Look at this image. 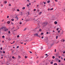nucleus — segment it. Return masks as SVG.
Listing matches in <instances>:
<instances>
[{"label": "nucleus", "mask_w": 65, "mask_h": 65, "mask_svg": "<svg viewBox=\"0 0 65 65\" xmlns=\"http://www.w3.org/2000/svg\"><path fill=\"white\" fill-rule=\"evenodd\" d=\"M5 29H6V27H5L2 26L0 28V30H2L3 31H4Z\"/></svg>", "instance_id": "1"}, {"label": "nucleus", "mask_w": 65, "mask_h": 65, "mask_svg": "<svg viewBox=\"0 0 65 65\" xmlns=\"http://www.w3.org/2000/svg\"><path fill=\"white\" fill-rule=\"evenodd\" d=\"M34 35L35 36H37V37H39V38H40V36L38 34L36 33L34 34Z\"/></svg>", "instance_id": "2"}, {"label": "nucleus", "mask_w": 65, "mask_h": 65, "mask_svg": "<svg viewBox=\"0 0 65 65\" xmlns=\"http://www.w3.org/2000/svg\"><path fill=\"white\" fill-rule=\"evenodd\" d=\"M47 24V22H45L43 24V25H44V26H45Z\"/></svg>", "instance_id": "3"}, {"label": "nucleus", "mask_w": 65, "mask_h": 65, "mask_svg": "<svg viewBox=\"0 0 65 65\" xmlns=\"http://www.w3.org/2000/svg\"><path fill=\"white\" fill-rule=\"evenodd\" d=\"M15 18L17 20H18V17H17V16H16V17H15Z\"/></svg>", "instance_id": "4"}, {"label": "nucleus", "mask_w": 65, "mask_h": 65, "mask_svg": "<svg viewBox=\"0 0 65 65\" xmlns=\"http://www.w3.org/2000/svg\"><path fill=\"white\" fill-rule=\"evenodd\" d=\"M54 24H57V21H55L54 22Z\"/></svg>", "instance_id": "5"}, {"label": "nucleus", "mask_w": 65, "mask_h": 65, "mask_svg": "<svg viewBox=\"0 0 65 65\" xmlns=\"http://www.w3.org/2000/svg\"><path fill=\"white\" fill-rule=\"evenodd\" d=\"M7 24H10V21H8L7 22Z\"/></svg>", "instance_id": "6"}, {"label": "nucleus", "mask_w": 65, "mask_h": 65, "mask_svg": "<svg viewBox=\"0 0 65 65\" xmlns=\"http://www.w3.org/2000/svg\"><path fill=\"white\" fill-rule=\"evenodd\" d=\"M23 13L22 12H21L20 13V15H22V14H23Z\"/></svg>", "instance_id": "7"}, {"label": "nucleus", "mask_w": 65, "mask_h": 65, "mask_svg": "<svg viewBox=\"0 0 65 65\" xmlns=\"http://www.w3.org/2000/svg\"><path fill=\"white\" fill-rule=\"evenodd\" d=\"M50 2V1H47V3H49Z\"/></svg>", "instance_id": "8"}, {"label": "nucleus", "mask_w": 65, "mask_h": 65, "mask_svg": "<svg viewBox=\"0 0 65 65\" xmlns=\"http://www.w3.org/2000/svg\"><path fill=\"white\" fill-rule=\"evenodd\" d=\"M53 9H54V8H52L50 9V10H53Z\"/></svg>", "instance_id": "9"}, {"label": "nucleus", "mask_w": 65, "mask_h": 65, "mask_svg": "<svg viewBox=\"0 0 65 65\" xmlns=\"http://www.w3.org/2000/svg\"><path fill=\"white\" fill-rule=\"evenodd\" d=\"M4 2H5V4L7 3V2H6V1H5Z\"/></svg>", "instance_id": "10"}, {"label": "nucleus", "mask_w": 65, "mask_h": 65, "mask_svg": "<svg viewBox=\"0 0 65 65\" xmlns=\"http://www.w3.org/2000/svg\"><path fill=\"white\" fill-rule=\"evenodd\" d=\"M54 65H57V63H55L54 64Z\"/></svg>", "instance_id": "11"}, {"label": "nucleus", "mask_w": 65, "mask_h": 65, "mask_svg": "<svg viewBox=\"0 0 65 65\" xmlns=\"http://www.w3.org/2000/svg\"><path fill=\"white\" fill-rule=\"evenodd\" d=\"M10 31H8V34H10Z\"/></svg>", "instance_id": "12"}, {"label": "nucleus", "mask_w": 65, "mask_h": 65, "mask_svg": "<svg viewBox=\"0 0 65 65\" xmlns=\"http://www.w3.org/2000/svg\"><path fill=\"white\" fill-rule=\"evenodd\" d=\"M55 56H53L52 57V58L53 59H55Z\"/></svg>", "instance_id": "13"}, {"label": "nucleus", "mask_w": 65, "mask_h": 65, "mask_svg": "<svg viewBox=\"0 0 65 65\" xmlns=\"http://www.w3.org/2000/svg\"><path fill=\"white\" fill-rule=\"evenodd\" d=\"M25 7H23V8H22V9H25Z\"/></svg>", "instance_id": "14"}, {"label": "nucleus", "mask_w": 65, "mask_h": 65, "mask_svg": "<svg viewBox=\"0 0 65 65\" xmlns=\"http://www.w3.org/2000/svg\"><path fill=\"white\" fill-rule=\"evenodd\" d=\"M50 63L51 64H53V62H51Z\"/></svg>", "instance_id": "15"}, {"label": "nucleus", "mask_w": 65, "mask_h": 65, "mask_svg": "<svg viewBox=\"0 0 65 65\" xmlns=\"http://www.w3.org/2000/svg\"><path fill=\"white\" fill-rule=\"evenodd\" d=\"M39 14H41V12H40V13H39Z\"/></svg>", "instance_id": "16"}, {"label": "nucleus", "mask_w": 65, "mask_h": 65, "mask_svg": "<svg viewBox=\"0 0 65 65\" xmlns=\"http://www.w3.org/2000/svg\"><path fill=\"white\" fill-rule=\"evenodd\" d=\"M25 59H26L27 58V57L26 56H25Z\"/></svg>", "instance_id": "17"}, {"label": "nucleus", "mask_w": 65, "mask_h": 65, "mask_svg": "<svg viewBox=\"0 0 65 65\" xmlns=\"http://www.w3.org/2000/svg\"><path fill=\"white\" fill-rule=\"evenodd\" d=\"M5 37L4 36H2V38H4Z\"/></svg>", "instance_id": "18"}, {"label": "nucleus", "mask_w": 65, "mask_h": 65, "mask_svg": "<svg viewBox=\"0 0 65 65\" xmlns=\"http://www.w3.org/2000/svg\"><path fill=\"white\" fill-rule=\"evenodd\" d=\"M11 20L12 21H14V19H12Z\"/></svg>", "instance_id": "19"}, {"label": "nucleus", "mask_w": 65, "mask_h": 65, "mask_svg": "<svg viewBox=\"0 0 65 65\" xmlns=\"http://www.w3.org/2000/svg\"><path fill=\"white\" fill-rule=\"evenodd\" d=\"M27 13L28 14H30V12H27Z\"/></svg>", "instance_id": "20"}, {"label": "nucleus", "mask_w": 65, "mask_h": 65, "mask_svg": "<svg viewBox=\"0 0 65 65\" xmlns=\"http://www.w3.org/2000/svg\"><path fill=\"white\" fill-rule=\"evenodd\" d=\"M42 49H43V47L42 46L41 47V50H42Z\"/></svg>", "instance_id": "21"}, {"label": "nucleus", "mask_w": 65, "mask_h": 65, "mask_svg": "<svg viewBox=\"0 0 65 65\" xmlns=\"http://www.w3.org/2000/svg\"><path fill=\"white\" fill-rule=\"evenodd\" d=\"M26 29H27L26 28H25L24 29V31H26Z\"/></svg>", "instance_id": "22"}, {"label": "nucleus", "mask_w": 65, "mask_h": 65, "mask_svg": "<svg viewBox=\"0 0 65 65\" xmlns=\"http://www.w3.org/2000/svg\"><path fill=\"white\" fill-rule=\"evenodd\" d=\"M1 6L2 7V6H3V5L2 4H1Z\"/></svg>", "instance_id": "23"}, {"label": "nucleus", "mask_w": 65, "mask_h": 65, "mask_svg": "<svg viewBox=\"0 0 65 65\" xmlns=\"http://www.w3.org/2000/svg\"><path fill=\"white\" fill-rule=\"evenodd\" d=\"M48 33H49L48 32H46V34H48Z\"/></svg>", "instance_id": "24"}, {"label": "nucleus", "mask_w": 65, "mask_h": 65, "mask_svg": "<svg viewBox=\"0 0 65 65\" xmlns=\"http://www.w3.org/2000/svg\"><path fill=\"white\" fill-rule=\"evenodd\" d=\"M3 54H5V51H3Z\"/></svg>", "instance_id": "25"}, {"label": "nucleus", "mask_w": 65, "mask_h": 65, "mask_svg": "<svg viewBox=\"0 0 65 65\" xmlns=\"http://www.w3.org/2000/svg\"><path fill=\"white\" fill-rule=\"evenodd\" d=\"M8 30L7 29H5L4 30V31H6Z\"/></svg>", "instance_id": "26"}, {"label": "nucleus", "mask_w": 65, "mask_h": 65, "mask_svg": "<svg viewBox=\"0 0 65 65\" xmlns=\"http://www.w3.org/2000/svg\"><path fill=\"white\" fill-rule=\"evenodd\" d=\"M19 37H20V36L18 35L17 36V37L18 38H19Z\"/></svg>", "instance_id": "27"}, {"label": "nucleus", "mask_w": 65, "mask_h": 65, "mask_svg": "<svg viewBox=\"0 0 65 65\" xmlns=\"http://www.w3.org/2000/svg\"><path fill=\"white\" fill-rule=\"evenodd\" d=\"M39 31H41V29H39Z\"/></svg>", "instance_id": "28"}, {"label": "nucleus", "mask_w": 65, "mask_h": 65, "mask_svg": "<svg viewBox=\"0 0 65 65\" xmlns=\"http://www.w3.org/2000/svg\"><path fill=\"white\" fill-rule=\"evenodd\" d=\"M8 6H11V4H9L8 5Z\"/></svg>", "instance_id": "29"}, {"label": "nucleus", "mask_w": 65, "mask_h": 65, "mask_svg": "<svg viewBox=\"0 0 65 65\" xmlns=\"http://www.w3.org/2000/svg\"><path fill=\"white\" fill-rule=\"evenodd\" d=\"M17 11H20V10L17 9Z\"/></svg>", "instance_id": "30"}, {"label": "nucleus", "mask_w": 65, "mask_h": 65, "mask_svg": "<svg viewBox=\"0 0 65 65\" xmlns=\"http://www.w3.org/2000/svg\"><path fill=\"white\" fill-rule=\"evenodd\" d=\"M19 46H17V48H19Z\"/></svg>", "instance_id": "31"}, {"label": "nucleus", "mask_w": 65, "mask_h": 65, "mask_svg": "<svg viewBox=\"0 0 65 65\" xmlns=\"http://www.w3.org/2000/svg\"><path fill=\"white\" fill-rule=\"evenodd\" d=\"M58 30H59V28H57L56 29V30H57V31H58Z\"/></svg>", "instance_id": "32"}, {"label": "nucleus", "mask_w": 65, "mask_h": 65, "mask_svg": "<svg viewBox=\"0 0 65 65\" xmlns=\"http://www.w3.org/2000/svg\"><path fill=\"white\" fill-rule=\"evenodd\" d=\"M41 35H43V33H42L41 34Z\"/></svg>", "instance_id": "33"}, {"label": "nucleus", "mask_w": 65, "mask_h": 65, "mask_svg": "<svg viewBox=\"0 0 65 65\" xmlns=\"http://www.w3.org/2000/svg\"><path fill=\"white\" fill-rule=\"evenodd\" d=\"M58 36H56V39H58Z\"/></svg>", "instance_id": "34"}, {"label": "nucleus", "mask_w": 65, "mask_h": 65, "mask_svg": "<svg viewBox=\"0 0 65 65\" xmlns=\"http://www.w3.org/2000/svg\"><path fill=\"white\" fill-rule=\"evenodd\" d=\"M29 53H32V52H31L29 51Z\"/></svg>", "instance_id": "35"}, {"label": "nucleus", "mask_w": 65, "mask_h": 65, "mask_svg": "<svg viewBox=\"0 0 65 65\" xmlns=\"http://www.w3.org/2000/svg\"><path fill=\"white\" fill-rule=\"evenodd\" d=\"M50 10V8H48V11H49V10Z\"/></svg>", "instance_id": "36"}, {"label": "nucleus", "mask_w": 65, "mask_h": 65, "mask_svg": "<svg viewBox=\"0 0 65 65\" xmlns=\"http://www.w3.org/2000/svg\"><path fill=\"white\" fill-rule=\"evenodd\" d=\"M12 58H13V59H14V56H12Z\"/></svg>", "instance_id": "37"}, {"label": "nucleus", "mask_w": 65, "mask_h": 65, "mask_svg": "<svg viewBox=\"0 0 65 65\" xmlns=\"http://www.w3.org/2000/svg\"><path fill=\"white\" fill-rule=\"evenodd\" d=\"M58 62H61V60H58Z\"/></svg>", "instance_id": "38"}, {"label": "nucleus", "mask_w": 65, "mask_h": 65, "mask_svg": "<svg viewBox=\"0 0 65 65\" xmlns=\"http://www.w3.org/2000/svg\"><path fill=\"white\" fill-rule=\"evenodd\" d=\"M0 49L1 50H2V47H1V48H0Z\"/></svg>", "instance_id": "39"}, {"label": "nucleus", "mask_w": 65, "mask_h": 65, "mask_svg": "<svg viewBox=\"0 0 65 65\" xmlns=\"http://www.w3.org/2000/svg\"><path fill=\"white\" fill-rule=\"evenodd\" d=\"M7 18L8 19V18H9V16H8L7 17Z\"/></svg>", "instance_id": "40"}, {"label": "nucleus", "mask_w": 65, "mask_h": 65, "mask_svg": "<svg viewBox=\"0 0 65 65\" xmlns=\"http://www.w3.org/2000/svg\"><path fill=\"white\" fill-rule=\"evenodd\" d=\"M29 6V4H27V6L28 7Z\"/></svg>", "instance_id": "41"}, {"label": "nucleus", "mask_w": 65, "mask_h": 65, "mask_svg": "<svg viewBox=\"0 0 65 65\" xmlns=\"http://www.w3.org/2000/svg\"><path fill=\"white\" fill-rule=\"evenodd\" d=\"M55 1H56V2H58V1L57 0H55Z\"/></svg>", "instance_id": "42"}, {"label": "nucleus", "mask_w": 65, "mask_h": 65, "mask_svg": "<svg viewBox=\"0 0 65 65\" xmlns=\"http://www.w3.org/2000/svg\"><path fill=\"white\" fill-rule=\"evenodd\" d=\"M20 24L21 25V24H22V22H20Z\"/></svg>", "instance_id": "43"}, {"label": "nucleus", "mask_w": 65, "mask_h": 65, "mask_svg": "<svg viewBox=\"0 0 65 65\" xmlns=\"http://www.w3.org/2000/svg\"><path fill=\"white\" fill-rule=\"evenodd\" d=\"M37 63H38V62H39V61H37Z\"/></svg>", "instance_id": "44"}, {"label": "nucleus", "mask_w": 65, "mask_h": 65, "mask_svg": "<svg viewBox=\"0 0 65 65\" xmlns=\"http://www.w3.org/2000/svg\"><path fill=\"white\" fill-rule=\"evenodd\" d=\"M63 54H65V51H64L63 52Z\"/></svg>", "instance_id": "45"}, {"label": "nucleus", "mask_w": 65, "mask_h": 65, "mask_svg": "<svg viewBox=\"0 0 65 65\" xmlns=\"http://www.w3.org/2000/svg\"><path fill=\"white\" fill-rule=\"evenodd\" d=\"M14 43V41H13L12 42V43Z\"/></svg>", "instance_id": "46"}, {"label": "nucleus", "mask_w": 65, "mask_h": 65, "mask_svg": "<svg viewBox=\"0 0 65 65\" xmlns=\"http://www.w3.org/2000/svg\"><path fill=\"white\" fill-rule=\"evenodd\" d=\"M54 52H56V49H55Z\"/></svg>", "instance_id": "47"}, {"label": "nucleus", "mask_w": 65, "mask_h": 65, "mask_svg": "<svg viewBox=\"0 0 65 65\" xmlns=\"http://www.w3.org/2000/svg\"><path fill=\"white\" fill-rule=\"evenodd\" d=\"M60 31L59 30L58 31V33H60Z\"/></svg>", "instance_id": "48"}, {"label": "nucleus", "mask_w": 65, "mask_h": 65, "mask_svg": "<svg viewBox=\"0 0 65 65\" xmlns=\"http://www.w3.org/2000/svg\"><path fill=\"white\" fill-rule=\"evenodd\" d=\"M44 4H46V3H45V2H44Z\"/></svg>", "instance_id": "49"}, {"label": "nucleus", "mask_w": 65, "mask_h": 65, "mask_svg": "<svg viewBox=\"0 0 65 65\" xmlns=\"http://www.w3.org/2000/svg\"><path fill=\"white\" fill-rule=\"evenodd\" d=\"M10 60H12V59L11 58H10Z\"/></svg>", "instance_id": "50"}, {"label": "nucleus", "mask_w": 65, "mask_h": 65, "mask_svg": "<svg viewBox=\"0 0 65 65\" xmlns=\"http://www.w3.org/2000/svg\"><path fill=\"white\" fill-rule=\"evenodd\" d=\"M42 38H43V36H42L41 37Z\"/></svg>", "instance_id": "51"}, {"label": "nucleus", "mask_w": 65, "mask_h": 65, "mask_svg": "<svg viewBox=\"0 0 65 65\" xmlns=\"http://www.w3.org/2000/svg\"><path fill=\"white\" fill-rule=\"evenodd\" d=\"M34 11H36V9H34Z\"/></svg>", "instance_id": "52"}, {"label": "nucleus", "mask_w": 65, "mask_h": 65, "mask_svg": "<svg viewBox=\"0 0 65 65\" xmlns=\"http://www.w3.org/2000/svg\"><path fill=\"white\" fill-rule=\"evenodd\" d=\"M3 57H1V59H3Z\"/></svg>", "instance_id": "53"}, {"label": "nucleus", "mask_w": 65, "mask_h": 65, "mask_svg": "<svg viewBox=\"0 0 65 65\" xmlns=\"http://www.w3.org/2000/svg\"><path fill=\"white\" fill-rule=\"evenodd\" d=\"M11 24H12V25L13 24V23L12 22V23H11Z\"/></svg>", "instance_id": "54"}, {"label": "nucleus", "mask_w": 65, "mask_h": 65, "mask_svg": "<svg viewBox=\"0 0 65 65\" xmlns=\"http://www.w3.org/2000/svg\"><path fill=\"white\" fill-rule=\"evenodd\" d=\"M29 5H31V3H29Z\"/></svg>", "instance_id": "55"}, {"label": "nucleus", "mask_w": 65, "mask_h": 65, "mask_svg": "<svg viewBox=\"0 0 65 65\" xmlns=\"http://www.w3.org/2000/svg\"><path fill=\"white\" fill-rule=\"evenodd\" d=\"M63 42L65 41V40H63Z\"/></svg>", "instance_id": "56"}, {"label": "nucleus", "mask_w": 65, "mask_h": 65, "mask_svg": "<svg viewBox=\"0 0 65 65\" xmlns=\"http://www.w3.org/2000/svg\"><path fill=\"white\" fill-rule=\"evenodd\" d=\"M37 11H39V10H37Z\"/></svg>", "instance_id": "57"}, {"label": "nucleus", "mask_w": 65, "mask_h": 65, "mask_svg": "<svg viewBox=\"0 0 65 65\" xmlns=\"http://www.w3.org/2000/svg\"><path fill=\"white\" fill-rule=\"evenodd\" d=\"M45 55H46V56H47V54H45Z\"/></svg>", "instance_id": "58"}, {"label": "nucleus", "mask_w": 65, "mask_h": 65, "mask_svg": "<svg viewBox=\"0 0 65 65\" xmlns=\"http://www.w3.org/2000/svg\"><path fill=\"white\" fill-rule=\"evenodd\" d=\"M37 7H38V5H37Z\"/></svg>", "instance_id": "59"}, {"label": "nucleus", "mask_w": 65, "mask_h": 65, "mask_svg": "<svg viewBox=\"0 0 65 65\" xmlns=\"http://www.w3.org/2000/svg\"><path fill=\"white\" fill-rule=\"evenodd\" d=\"M21 43V44H22V43Z\"/></svg>", "instance_id": "60"}, {"label": "nucleus", "mask_w": 65, "mask_h": 65, "mask_svg": "<svg viewBox=\"0 0 65 65\" xmlns=\"http://www.w3.org/2000/svg\"><path fill=\"white\" fill-rule=\"evenodd\" d=\"M53 32H55V31L53 30Z\"/></svg>", "instance_id": "61"}, {"label": "nucleus", "mask_w": 65, "mask_h": 65, "mask_svg": "<svg viewBox=\"0 0 65 65\" xmlns=\"http://www.w3.org/2000/svg\"><path fill=\"white\" fill-rule=\"evenodd\" d=\"M38 58V57H36V59H37V58Z\"/></svg>", "instance_id": "62"}, {"label": "nucleus", "mask_w": 65, "mask_h": 65, "mask_svg": "<svg viewBox=\"0 0 65 65\" xmlns=\"http://www.w3.org/2000/svg\"><path fill=\"white\" fill-rule=\"evenodd\" d=\"M64 61H65V58H64Z\"/></svg>", "instance_id": "63"}, {"label": "nucleus", "mask_w": 65, "mask_h": 65, "mask_svg": "<svg viewBox=\"0 0 65 65\" xmlns=\"http://www.w3.org/2000/svg\"><path fill=\"white\" fill-rule=\"evenodd\" d=\"M22 20H24V19H22Z\"/></svg>", "instance_id": "64"}]
</instances>
